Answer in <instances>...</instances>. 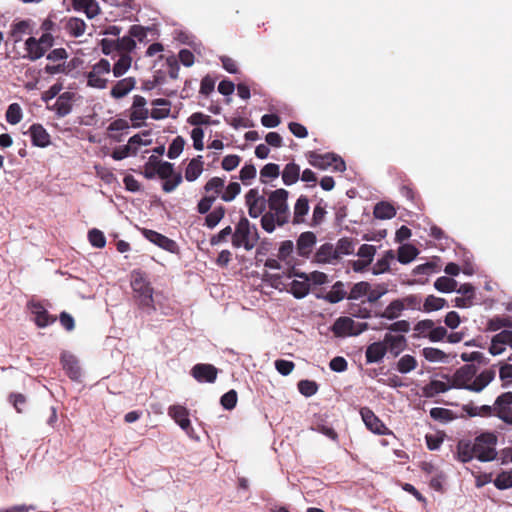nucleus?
<instances>
[{
	"instance_id": "obj_56",
	"label": "nucleus",
	"mask_w": 512,
	"mask_h": 512,
	"mask_svg": "<svg viewBox=\"0 0 512 512\" xmlns=\"http://www.w3.org/2000/svg\"><path fill=\"white\" fill-rule=\"evenodd\" d=\"M512 328V319L509 317H494L487 323V330L498 331L501 328Z\"/></svg>"
},
{
	"instance_id": "obj_5",
	"label": "nucleus",
	"mask_w": 512,
	"mask_h": 512,
	"mask_svg": "<svg viewBox=\"0 0 512 512\" xmlns=\"http://www.w3.org/2000/svg\"><path fill=\"white\" fill-rule=\"evenodd\" d=\"M498 437L493 432H484L474 439L475 458L480 462H490L497 458Z\"/></svg>"
},
{
	"instance_id": "obj_53",
	"label": "nucleus",
	"mask_w": 512,
	"mask_h": 512,
	"mask_svg": "<svg viewBox=\"0 0 512 512\" xmlns=\"http://www.w3.org/2000/svg\"><path fill=\"white\" fill-rule=\"evenodd\" d=\"M394 259V252L389 250L386 252L384 257L379 259L373 267L374 274H381L389 271L390 269V261Z\"/></svg>"
},
{
	"instance_id": "obj_19",
	"label": "nucleus",
	"mask_w": 512,
	"mask_h": 512,
	"mask_svg": "<svg viewBox=\"0 0 512 512\" xmlns=\"http://www.w3.org/2000/svg\"><path fill=\"white\" fill-rule=\"evenodd\" d=\"M53 43L54 37L50 33H43L39 40L34 38V62L48 54L52 50Z\"/></svg>"
},
{
	"instance_id": "obj_11",
	"label": "nucleus",
	"mask_w": 512,
	"mask_h": 512,
	"mask_svg": "<svg viewBox=\"0 0 512 512\" xmlns=\"http://www.w3.org/2000/svg\"><path fill=\"white\" fill-rule=\"evenodd\" d=\"M493 410H495V417L505 424L512 425V392L507 391L497 396Z\"/></svg>"
},
{
	"instance_id": "obj_18",
	"label": "nucleus",
	"mask_w": 512,
	"mask_h": 512,
	"mask_svg": "<svg viewBox=\"0 0 512 512\" xmlns=\"http://www.w3.org/2000/svg\"><path fill=\"white\" fill-rule=\"evenodd\" d=\"M146 99L141 95L133 97V104L131 107L130 120L133 122L134 127H140L137 121H143L148 117V109L146 108Z\"/></svg>"
},
{
	"instance_id": "obj_6",
	"label": "nucleus",
	"mask_w": 512,
	"mask_h": 512,
	"mask_svg": "<svg viewBox=\"0 0 512 512\" xmlns=\"http://www.w3.org/2000/svg\"><path fill=\"white\" fill-rule=\"evenodd\" d=\"M289 192L279 188L268 193L269 212L278 216V226H283L289 222L290 210L288 207Z\"/></svg>"
},
{
	"instance_id": "obj_30",
	"label": "nucleus",
	"mask_w": 512,
	"mask_h": 512,
	"mask_svg": "<svg viewBox=\"0 0 512 512\" xmlns=\"http://www.w3.org/2000/svg\"><path fill=\"white\" fill-rule=\"evenodd\" d=\"M462 410L470 417H492L495 416V410H493V405H482L475 406L473 403L465 404L462 407Z\"/></svg>"
},
{
	"instance_id": "obj_46",
	"label": "nucleus",
	"mask_w": 512,
	"mask_h": 512,
	"mask_svg": "<svg viewBox=\"0 0 512 512\" xmlns=\"http://www.w3.org/2000/svg\"><path fill=\"white\" fill-rule=\"evenodd\" d=\"M430 417L436 421H440L442 423H448L456 418V415L453 411L441 408L434 407L430 410Z\"/></svg>"
},
{
	"instance_id": "obj_40",
	"label": "nucleus",
	"mask_w": 512,
	"mask_h": 512,
	"mask_svg": "<svg viewBox=\"0 0 512 512\" xmlns=\"http://www.w3.org/2000/svg\"><path fill=\"white\" fill-rule=\"evenodd\" d=\"M299 176L300 167L295 163H288L282 172V180L287 186L296 183L299 179Z\"/></svg>"
},
{
	"instance_id": "obj_63",
	"label": "nucleus",
	"mask_w": 512,
	"mask_h": 512,
	"mask_svg": "<svg viewBox=\"0 0 512 512\" xmlns=\"http://www.w3.org/2000/svg\"><path fill=\"white\" fill-rule=\"evenodd\" d=\"M400 301L403 303V308L411 309V310H421L422 309V298L420 295L410 294L403 298H400Z\"/></svg>"
},
{
	"instance_id": "obj_27",
	"label": "nucleus",
	"mask_w": 512,
	"mask_h": 512,
	"mask_svg": "<svg viewBox=\"0 0 512 512\" xmlns=\"http://www.w3.org/2000/svg\"><path fill=\"white\" fill-rule=\"evenodd\" d=\"M57 317L50 314L40 303H34V323L38 327H46L55 323Z\"/></svg>"
},
{
	"instance_id": "obj_59",
	"label": "nucleus",
	"mask_w": 512,
	"mask_h": 512,
	"mask_svg": "<svg viewBox=\"0 0 512 512\" xmlns=\"http://www.w3.org/2000/svg\"><path fill=\"white\" fill-rule=\"evenodd\" d=\"M299 392L305 397H311L318 391V384L312 380H300L297 384Z\"/></svg>"
},
{
	"instance_id": "obj_47",
	"label": "nucleus",
	"mask_w": 512,
	"mask_h": 512,
	"mask_svg": "<svg viewBox=\"0 0 512 512\" xmlns=\"http://www.w3.org/2000/svg\"><path fill=\"white\" fill-rule=\"evenodd\" d=\"M34 146L46 147L50 144V135L39 124H34L33 128Z\"/></svg>"
},
{
	"instance_id": "obj_38",
	"label": "nucleus",
	"mask_w": 512,
	"mask_h": 512,
	"mask_svg": "<svg viewBox=\"0 0 512 512\" xmlns=\"http://www.w3.org/2000/svg\"><path fill=\"white\" fill-rule=\"evenodd\" d=\"M224 188H225V180L220 177H212L204 185L205 192L212 193V194H209V196H215V200L217 199L218 196L221 197V194H222Z\"/></svg>"
},
{
	"instance_id": "obj_55",
	"label": "nucleus",
	"mask_w": 512,
	"mask_h": 512,
	"mask_svg": "<svg viewBox=\"0 0 512 512\" xmlns=\"http://www.w3.org/2000/svg\"><path fill=\"white\" fill-rule=\"evenodd\" d=\"M495 487L499 490H505L512 487V471H503L497 475L493 481Z\"/></svg>"
},
{
	"instance_id": "obj_45",
	"label": "nucleus",
	"mask_w": 512,
	"mask_h": 512,
	"mask_svg": "<svg viewBox=\"0 0 512 512\" xmlns=\"http://www.w3.org/2000/svg\"><path fill=\"white\" fill-rule=\"evenodd\" d=\"M131 63L132 58L129 54H121L112 68L113 75L117 78L123 76L131 67Z\"/></svg>"
},
{
	"instance_id": "obj_61",
	"label": "nucleus",
	"mask_w": 512,
	"mask_h": 512,
	"mask_svg": "<svg viewBox=\"0 0 512 512\" xmlns=\"http://www.w3.org/2000/svg\"><path fill=\"white\" fill-rule=\"evenodd\" d=\"M280 175V167L275 163H268L260 170L261 182L266 183L267 178L275 179Z\"/></svg>"
},
{
	"instance_id": "obj_58",
	"label": "nucleus",
	"mask_w": 512,
	"mask_h": 512,
	"mask_svg": "<svg viewBox=\"0 0 512 512\" xmlns=\"http://www.w3.org/2000/svg\"><path fill=\"white\" fill-rule=\"evenodd\" d=\"M422 355L427 361L430 362L443 361L447 357L444 351L434 347L423 348Z\"/></svg>"
},
{
	"instance_id": "obj_12",
	"label": "nucleus",
	"mask_w": 512,
	"mask_h": 512,
	"mask_svg": "<svg viewBox=\"0 0 512 512\" xmlns=\"http://www.w3.org/2000/svg\"><path fill=\"white\" fill-rule=\"evenodd\" d=\"M360 415L365 426L372 433L377 435H393V432L386 427L382 420L370 408H361Z\"/></svg>"
},
{
	"instance_id": "obj_60",
	"label": "nucleus",
	"mask_w": 512,
	"mask_h": 512,
	"mask_svg": "<svg viewBox=\"0 0 512 512\" xmlns=\"http://www.w3.org/2000/svg\"><path fill=\"white\" fill-rule=\"evenodd\" d=\"M185 145V140L182 136H177L173 139L171 144L169 145L167 156L169 159L177 158L183 151Z\"/></svg>"
},
{
	"instance_id": "obj_3",
	"label": "nucleus",
	"mask_w": 512,
	"mask_h": 512,
	"mask_svg": "<svg viewBox=\"0 0 512 512\" xmlns=\"http://www.w3.org/2000/svg\"><path fill=\"white\" fill-rule=\"evenodd\" d=\"M130 285L138 307L143 310L154 311V289L146 274L139 269L133 270L131 272Z\"/></svg>"
},
{
	"instance_id": "obj_36",
	"label": "nucleus",
	"mask_w": 512,
	"mask_h": 512,
	"mask_svg": "<svg viewBox=\"0 0 512 512\" xmlns=\"http://www.w3.org/2000/svg\"><path fill=\"white\" fill-rule=\"evenodd\" d=\"M309 211V201L308 198L304 195H301L294 206V224H300L304 221V216Z\"/></svg>"
},
{
	"instance_id": "obj_9",
	"label": "nucleus",
	"mask_w": 512,
	"mask_h": 512,
	"mask_svg": "<svg viewBox=\"0 0 512 512\" xmlns=\"http://www.w3.org/2000/svg\"><path fill=\"white\" fill-rule=\"evenodd\" d=\"M110 71V62L104 58L100 59L92 66L91 71L87 73V85L92 88L105 89L108 80L104 76L109 74Z\"/></svg>"
},
{
	"instance_id": "obj_14",
	"label": "nucleus",
	"mask_w": 512,
	"mask_h": 512,
	"mask_svg": "<svg viewBox=\"0 0 512 512\" xmlns=\"http://www.w3.org/2000/svg\"><path fill=\"white\" fill-rule=\"evenodd\" d=\"M191 375L200 383H214L217 379L218 369L212 364L198 363L192 367Z\"/></svg>"
},
{
	"instance_id": "obj_10",
	"label": "nucleus",
	"mask_w": 512,
	"mask_h": 512,
	"mask_svg": "<svg viewBox=\"0 0 512 512\" xmlns=\"http://www.w3.org/2000/svg\"><path fill=\"white\" fill-rule=\"evenodd\" d=\"M245 204L251 218H258L265 213L268 206V198L259 193L257 188L250 189L245 195Z\"/></svg>"
},
{
	"instance_id": "obj_49",
	"label": "nucleus",
	"mask_w": 512,
	"mask_h": 512,
	"mask_svg": "<svg viewBox=\"0 0 512 512\" xmlns=\"http://www.w3.org/2000/svg\"><path fill=\"white\" fill-rule=\"evenodd\" d=\"M417 367V360L412 355L406 354L397 362V371L406 374L413 371Z\"/></svg>"
},
{
	"instance_id": "obj_1",
	"label": "nucleus",
	"mask_w": 512,
	"mask_h": 512,
	"mask_svg": "<svg viewBox=\"0 0 512 512\" xmlns=\"http://www.w3.org/2000/svg\"><path fill=\"white\" fill-rule=\"evenodd\" d=\"M478 368L475 364H465L458 368L452 376L442 375V378L451 381L455 389H465L472 392H481L495 378L494 369H485L477 375Z\"/></svg>"
},
{
	"instance_id": "obj_54",
	"label": "nucleus",
	"mask_w": 512,
	"mask_h": 512,
	"mask_svg": "<svg viewBox=\"0 0 512 512\" xmlns=\"http://www.w3.org/2000/svg\"><path fill=\"white\" fill-rule=\"evenodd\" d=\"M6 120L9 124L16 125L22 120V109L18 103H12L6 111Z\"/></svg>"
},
{
	"instance_id": "obj_25",
	"label": "nucleus",
	"mask_w": 512,
	"mask_h": 512,
	"mask_svg": "<svg viewBox=\"0 0 512 512\" xmlns=\"http://www.w3.org/2000/svg\"><path fill=\"white\" fill-rule=\"evenodd\" d=\"M168 414L183 429L187 430L191 426L188 410L181 405H173L169 407Z\"/></svg>"
},
{
	"instance_id": "obj_15",
	"label": "nucleus",
	"mask_w": 512,
	"mask_h": 512,
	"mask_svg": "<svg viewBox=\"0 0 512 512\" xmlns=\"http://www.w3.org/2000/svg\"><path fill=\"white\" fill-rule=\"evenodd\" d=\"M144 235L150 242L156 244L160 248L170 253H179L178 244L174 240L166 237L165 235H162L154 230H145Z\"/></svg>"
},
{
	"instance_id": "obj_62",
	"label": "nucleus",
	"mask_w": 512,
	"mask_h": 512,
	"mask_svg": "<svg viewBox=\"0 0 512 512\" xmlns=\"http://www.w3.org/2000/svg\"><path fill=\"white\" fill-rule=\"evenodd\" d=\"M187 122L194 126L199 125H213L216 124L217 121L213 120L209 115H206L202 112L193 113L187 120Z\"/></svg>"
},
{
	"instance_id": "obj_13",
	"label": "nucleus",
	"mask_w": 512,
	"mask_h": 512,
	"mask_svg": "<svg viewBox=\"0 0 512 512\" xmlns=\"http://www.w3.org/2000/svg\"><path fill=\"white\" fill-rule=\"evenodd\" d=\"M77 99V93L65 91L56 98L52 105H49V110L54 111L59 118L65 117L72 111Z\"/></svg>"
},
{
	"instance_id": "obj_26",
	"label": "nucleus",
	"mask_w": 512,
	"mask_h": 512,
	"mask_svg": "<svg viewBox=\"0 0 512 512\" xmlns=\"http://www.w3.org/2000/svg\"><path fill=\"white\" fill-rule=\"evenodd\" d=\"M387 353V346L383 341L373 342L366 348L365 357L367 363L381 361Z\"/></svg>"
},
{
	"instance_id": "obj_41",
	"label": "nucleus",
	"mask_w": 512,
	"mask_h": 512,
	"mask_svg": "<svg viewBox=\"0 0 512 512\" xmlns=\"http://www.w3.org/2000/svg\"><path fill=\"white\" fill-rule=\"evenodd\" d=\"M418 249L411 244H404L398 249L397 259L402 264H407L414 260L418 255Z\"/></svg>"
},
{
	"instance_id": "obj_24",
	"label": "nucleus",
	"mask_w": 512,
	"mask_h": 512,
	"mask_svg": "<svg viewBox=\"0 0 512 512\" xmlns=\"http://www.w3.org/2000/svg\"><path fill=\"white\" fill-rule=\"evenodd\" d=\"M136 85L134 77H127L117 81L110 91V95L115 99L126 96Z\"/></svg>"
},
{
	"instance_id": "obj_22",
	"label": "nucleus",
	"mask_w": 512,
	"mask_h": 512,
	"mask_svg": "<svg viewBox=\"0 0 512 512\" xmlns=\"http://www.w3.org/2000/svg\"><path fill=\"white\" fill-rule=\"evenodd\" d=\"M451 388H453L451 381L431 380L422 388V395L426 398H434L440 393L449 391Z\"/></svg>"
},
{
	"instance_id": "obj_48",
	"label": "nucleus",
	"mask_w": 512,
	"mask_h": 512,
	"mask_svg": "<svg viewBox=\"0 0 512 512\" xmlns=\"http://www.w3.org/2000/svg\"><path fill=\"white\" fill-rule=\"evenodd\" d=\"M294 250V243L291 240H285L280 243L277 258L287 264H292L291 255Z\"/></svg>"
},
{
	"instance_id": "obj_37",
	"label": "nucleus",
	"mask_w": 512,
	"mask_h": 512,
	"mask_svg": "<svg viewBox=\"0 0 512 512\" xmlns=\"http://www.w3.org/2000/svg\"><path fill=\"white\" fill-rule=\"evenodd\" d=\"M356 241L349 237L340 238L335 247L336 254L340 260L344 255H351L354 253Z\"/></svg>"
},
{
	"instance_id": "obj_35",
	"label": "nucleus",
	"mask_w": 512,
	"mask_h": 512,
	"mask_svg": "<svg viewBox=\"0 0 512 512\" xmlns=\"http://www.w3.org/2000/svg\"><path fill=\"white\" fill-rule=\"evenodd\" d=\"M153 106H160L154 107L151 111V117L155 120L164 119L169 116L170 114V101L167 99L159 98L152 101Z\"/></svg>"
},
{
	"instance_id": "obj_51",
	"label": "nucleus",
	"mask_w": 512,
	"mask_h": 512,
	"mask_svg": "<svg viewBox=\"0 0 512 512\" xmlns=\"http://www.w3.org/2000/svg\"><path fill=\"white\" fill-rule=\"evenodd\" d=\"M447 304L444 298L436 297L434 295H429L426 297L422 309L425 312L437 311L445 307Z\"/></svg>"
},
{
	"instance_id": "obj_33",
	"label": "nucleus",
	"mask_w": 512,
	"mask_h": 512,
	"mask_svg": "<svg viewBox=\"0 0 512 512\" xmlns=\"http://www.w3.org/2000/svg\"><path fill=\"white\" fill-rule=\"evenodd\" d=\"M345 285L342 281L333 284L332 289L323 297L327 302L335 304L347 298L348 294L344 289Z\"/></svg>"
},
{
	"instance_id": "obj_52",
	"label": "nucleus",
	"mask_w": 512,
	"mask_h": 512,
	"mask_svg": "<svg viewBox=\"0 0 512 512\" xmlns=\"http://www.w3.org/2000/svg\"><path fill=\"white\" fill-rule=\"evenodd\" d=\"M369 289H370V283H368V282L361 281V282L355 283L352 286V288L347 296V299L358 300L361 297L366 296L367 293L369 292Z\"/></svg>"
},
{
	"instance_id": "obj_44",
	"label": "nucleus",
	"mask_w": 512,
	"mask_h": 512,
	"mask_svg": "<svg viewBox=\"0 0 512 512\" xmlns=\"http://www.w3.org/2000/svg\"><path fill=\"white\" fill-rule=\"evenodd\" d=\"M289 292L297 299H302L307 296L310 292V285L308 281L293 280L290 284Z\"/></svg>"
},
{
	"instance_id": "obj_8",
	"label": "nucleus",
	"mask_w": 512,
	"mask_h": 512,
	"mask_svg": "<svg viewBox=\"0 0 512 512\" xmlns=\"http://www.w3.org/2000/svg\"><path fill=\"white\" fill-rule=\"evenodd\" d=\"M369 325L366 322H355L352 318L341 316L335 320L331 331L335 337L344 338L347 336H357L368 330Z\"/></svg>"
},
{
	"instance_id": "obj_64",
	"label": "nucleus",
	"mask_w": 512,
	"mask_h": 512,
	"mask_svg": "<svg viewBox=\"0 0 512 512\" xmlns=\"http://www.w3.org/2000/svg\"><path fill=\"white\" fill-rule=\"evenodd\" d=\"M241 192V186L238 182H231L228 186L223 190L221 194V199L225 202H230L236 198Z\"/></svg>"
},
{
	"instance_id": "obj_21",
	"label": "nucleus",
	"mask_w": 512,
	"mask_h": 512,
	"mask_svg": "<svg viewBox=\"0 0 512 512\" xmlns=\"http://www.w3.org/2000/svg\"><path fill=\"white\" fill-rule=\"evenodd\" d=\"M338 255L333 244L324 243L316 251L314 261L321 264L332 263L337 261Z\"/></svg>"
},
{
	"instance_id": "obj_4",
	"label": "nucleus",
	"mask_w": 512,
	"mask_h": 512,
	"mask_svg": "<svg viewBox=\"0 0 512 512\" xmlns=\"http://www.w3.org/2000/svg\"><path fill=\"white\" fill-rule=\"evenodd\" d=\"M259 239L255 226H251L246 217H241L232 233V245L235 248L244 247L245 250H252Z\"/></svg>"
},
{
	"instance_id": "obj_17",
	"label": "nucleus",
	"mask_w": 512,
	"mask_h": 512,
	"mask_svg": "<svg viewBox=\"0 0 512 512\" xmlns=\"http://www.w3.org/2000/svg\"><path fill=\"white\" fill-rule=\"evenodd\" d=\"M60 362L63 370L71 380L77 381L80 379L81 367L79 365V361L74 355L68 352H63L61 354Z\"/></svg>"
},
{
	"instance_id": "obj_20",
	"label": "nucleus",
	"mask_w": 512,
	"mask_h": 512,
	"mask_svg": "<svg viewBox=\"0 0 512 512\" xmlns=\"http://www.w3.org/2000/svg\"><path fill=\"white\" fill-rule=\"evenodd\" d=\"M288 277H297L309 282H312L315 285H323L328 282V276L326 273L321 271H313L309 274L305 272L297 271L294 266L291 267V270L288 274Z\"/></svg>"
},
{
	"instance_id": "obj_31",
	"label": "nucleus",
	"mask_w": 512,
	"mask_h": 512,
	"mask_svg": "<svg viewBox=\"0 0 512 512\" xmlns=\"http://www.w3.org/2000/svg\"><path fill=\"white\" fill-rule=\"evenodd\" d=\"M31 24L29 20H21L12 25L11 38L14 43H19L24 39L25 35H30Z\"/></svg>"
},
{
	"instance_id": "obj_29",
	"label": "nucleus",
	"mask_w": 512,
	"mask_h": 512,
	"mask_svg": "<svg viewBox=\"0 0 512 512\" xmlns=\"http://www.w3.org/2000/svg\"><path fill=\"white\" fill-rule=\"evenodd\" d=\"M72 4L75 10L83 11L89 19L100 13V7L96 0H72Z\"/></svg>"
},
{
	"instance_id": "obj_7",
	"label": "nucleus",
	"mask_w": 512,
	"mask_h": 512,
	"mask_svg": "<svg viewBox=\"0 0 512 512\" xmlns=\"http://www.w3.org/2000/svg\"><path fill=\"white\" fill-rule=\"evenodd\" d=\"M307 159L313 167L321 170H326L329 167L335 172H344L346 170L345 161L335 153L319 154L316 151H309Z\"/></svg>"
},
{
	"instance_id": "obj_42",
	"label": "nucleus",
	"mask_w": 512,
	"mask_h": 512,
	"mask_svg": "<svg viewBox=\"0 0 512 512\" xmlns=\"http://www.w3.org/2000/svg\"><path fill=\"white\" fill-rule=\"evenodd\" d=\"M226 208L224 206H217L211 212H208L205 217V226L210 229L215 228L220 221L224 218Z\"/></svg>"
},
{
	"instance_id": "obj_2",
	"label": "nucleus",
	"mask_w": 512,
	"mask_h": 512,
	"mask_svg": "<svg viewBox=\"0 0 512 512\" xmlns=\"http://www.w3.org/2000/svg\"><path fill=\"white\" fill-rule=\"evenodd\" d=\"M67 58L68 53L64 48H56L49 51L44 60L42 58L37 60L34 64V70H37V76H34V87L41 79L49 80L57 74H68L70 68L66 64Z\"/></svg>"
},
{
	"instance_id": "obj_39",
	"label": "nucleus",
	"mask_w": 512,
	"mask_h": 512,
	"mask_svg": "<svg viewBox=\"0 0 512 512\" xmlns=\"http://www.w3.org/2000/svg\"><path fill=\"white\" fill-rule=\"evenodd\" d=\"M66 31L73 37H80L85 33L86 23L83 19L72 17L65 24Z\"/></svg>"
},
{
	"instance_id": "obj_28",
	"label": "nucleus",
	"mask_w": 512,
	"mask_h": 512,
	"mask_svg": "<svg viewBox=\"0 0 512 512\" xmlns=\"http://www.w3.org/2000/svg\"><path fill=\"white\" fill-rule=\"evenodd\" d=\"M383 343L387 346V351L389 350L395 356L399 355L406 347V338L403 335H392L386 334L384 336Z\"/></svg>"
},
{
	"instance_id": "obj_34",
	"label": "nucleus",
	"mask_w": 512,
	"mask_h": 512,
	"mask_svg": "<svg viewBox=\"0 0 512 512\" xmlns=\"http://www.w3.org/2000/svg\"><path fill=\"white\" fill-rule=\"evenodd\" d=\"M403 311V303L400 301V299H395L390 302V304L385 308L383 312L377 313L376 316L388 320H394L399 318Z\"/></svg>"
},
{
	"instance_id": "obj_50",
	"label": "nucleus",
	"mask_w": 512,
	"mask_h": 512,
	"mask_svg": "<svg viewBox=\"0 0 512 512\" xmlns=\"http://www.w3.org/2000/svg\"><path fill=\"white\" fill-rule=\"evenodd\" d=\"M434 287L440 292L449 293L456 290L457 281L446 276H441L434 282Z\"/></svg>"
},
{
	"instance_id": "obj_43",
	"label": "nucleus",
	"mask_w": 512,
	"mask_h": 512,
	"mask_svg": "<svg viewBox=\"0 0 512 512\" xmlns=\"http://www.w3.org/2000/svg\"><path fill=\"white\" fill-rule=\"evenodd\" d=\"M373 214L377 219H391L396 215V210L387 202H379L375 205Z\"/></svg>"
},
{
	"instance_id": "obj_32",
	"label": "nucleus",
	"mask_w": 512,
	"mask_h": 512,
	"mask_svg": "<svg viewBox=\"0 0 512 512\" xmlns=\"http://www.w3.org/2000/svg\"><path fill=\"white\" fill-rule=\"evenodd\" d=\"M203 172L202 156L193 158L185 169V179L189 182L195 181Z\"/></svg>"
},
{
	"instance_id": "obj_57",
	"label": "nucleus",
	"mask_w": 512,
	"mask_h": 512,
	"mask_svg": "<svg viewBox=\"0 0 512 512\" xmlns=\"http://www.w3.org/2000/svg\"><path fill=\"white\" fill-rule=\"evenodd\" d=\"M261 227L268 233H272L278 225V216L273 212H265L261 215Z\"/></svg>"
},
{
	"instance_id": "obj_23",
	"label": "nucleus",
	"mask_w": 512,
	"mask_h": 512,
	"mask_svg": "<svg viewBox=\"0 0 512 512\" xmlns=\"http://www.w3.org/2000/svg\"><path fill=\"white\" fill-rule=\"evenodd\" d=\"M456 459L462 463H468L475 458L474 444L469 440L462 439L456 445Z\"/></svg>"
},
{
	"instance_id": "obj_16",
	"label": "nucleus",
	"mask_w": 512,
	"mask_h": 512,
	"mask_svg": "<svg viewBox=\"0 0 512 512\" xmlns=\"http://www.w3.org/2000/svg\"><path fill=\"white\" fill-rule=\"evenodd\" d=\"M317 241L316 235L311 231L303 232L296 242V252L300 257L308 258Z\"/></svg>"
}]
</instances>
